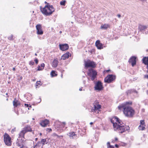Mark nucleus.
<instances>
[{
  "mask_svg": "<svg viewBox=\"0 0 148 148\" xmlns=\"http://www.w3.org/2000/svg\"><path fill=\"white\" fill-rule=\"evenodd\" d=\"M119 110H123V113L126 116L131 117L134 114V110L129 106L121 104L118 106Z\"/></svg>",
  "mask_w": 148,
  "mask_h": 148,
  "instance_id": "1",
  "label": "nucleus"
},
{
  "mask_svg": "<svg viewBox=\"0 0 148 148\" xmlns=\"http://www.w3.org/2000/svg\"><path fill=\"white\" fill-rule=\"evenodd\" d=\"M40 9L42 14L47 16L50 15L55 10L52 5H46L43 8L40 6Z\"/></svg>",
  "mask_w": 148,
  "mask_h": 148,
  "instance_id": "2",
  "label": "nucleus"
},
{
  "mask_svg": "<svg viewBox=\"0 0 148 148\" xmlns=\"http://www.w3.org/2000/svg\"><path fill=\"white\" fill-rule=\"evenodd\" d=\"M130 130V127L126 125H117L114 128V130L118 132L119 133H122L127 130Z\"/></svg>",
  "mask_w": 148,
  "mask_h": 148,
  "instance_id": "3",
  "label": "nucleus"
},
{
  "mask_svg": "<svg viewBox=\"0 0 148 148\" xmlns=\"http://www.w3.org/2000/svg\"><path fill=\"white\" fill-rule=\"evenodd\" d=\"M3 139L6 145L9 146L11 145V138L8 134L7 133L4 134L3 136Z\"/></svg>",
  "mask_w": 148,
  "mask_h": 148,
  "instance_id": "4",
  "label": "nucleus"
},
{
  "mask_svg": "<svg viewBox=\"0 0 148 148\" xmlns=\"http://www.w3.org/2000/svg\"><path fill=\"white\" fill-rule=\"evenodd\" d=\"M116 77L112 75H109L104 79V82L107 83H110L115 79Z\"/></svg>",
  "mask_w": 148,
  "mask_h": 148,
  "instance_id": "5",
  "label": "nucleus"
},
{
  "mask_svg": "<svg viewBox=\"0 0 148 148\" xmlns=\"http://www.w3.org/2000/svg\"><path fill=\"white\" fill-rule=\"evenodd\" d=\"M89 76L90 77L91 79L93 81L97 75V72L92 69H89V73L88 74Z\"/></svg>",
  "mask_w": 148,
  "mask_h": 148,
  "instance_id": "6",
  "label": "nucleus"
},
{
  "mask_svg": "<svg viewBox=\"0 0 148 148\" xmlns=\"http://www.w3.org/2000/svg\"><path fill=\"white\" fill-rule=\"evenodd\" d=\"M85 67L87 68L91 67L95 68L96 65V63L93 61L90 60H88L87 61H85Z\"/></svg>",
  "mask_w": 148,
  "mask_h": 148,
  "instance_id": "7",
  "label": "nucleus"
},
{
  "mask_svg": "<svg viewBox=\"0 0 148 148\" xmlns=\"http://www.w3.org/2000/svg\"><path fill=\"white\" fill-rule=\"evenodd\" d=\"M101 106L99 104H97L95 103H93V107H91L90 112H96L97 111V113H98V111H99V109L101 108Z\"/></svg>",
  "mask_w": 148,
  "mask_h": 148,
  "instance_id": "8",
  "label": "nucleus"
},
{
  "mask_svg": "<svg viewBox=\"0 0 148 148\" xmlns=\"http://www.w3.org/2000/svg\"><path fill=\"white\" fill-rule=\"evenodd\" d=\"M103 88L102 83L100 81H98L95 83V89L96 90L100 91Z\"/></svg>",
  "mask_w": 148,
  "mask_h": 148,
  "instance_id": "9",
  "label": "nucleus"
},
{
  "mask_svg": "<svg viewBox=\"0 0 148 148\" xmlns=\"http://www.w3.org/2000/svg\"><path fill=\"white\" fill-rule=\"evenodd\" d=\"M37 30V33L38 35H42L43 34V31L42 29V27L41 25L38 24L36 26Z\"/></svg>",
  "mask_w": 148,
  "mask_h": 148,
  "instance_id": "10",
  "label": "nucleus"
},
{
  "mask_svg": "<svg viewBox=\"0 0 148 148\" xmlns=\"http://www.w3.org/2000/svg\"><path fill=\"white\" fill-rule=\"evenodd\" d=\"M59 46L60 49L62 51L66 50L69 48L68 45L66 44H60Z\"/></svg>",
  "mask_w": 148,
  "mask_h": 148,
  "instance_id": "11",
  "label": "nucleus"
},
{
  "mask_svg": "<svg viewBox=\"0 0 148 148\" xmlns=\"http://www.w3.org/2000/svg\"><path fill=\"white\" fill-rule=\"evenodd\" d=\"M136 57L135 56L132 57L129 60V62L131 63L132 66H134L136 63Z\"/></svg>",
  "mask_w": 148,
  "mask_h": 148,
  "instance_id": "12",
  "label": "nucleus"
},
{
  "mask_svg": "<svg viewBox=\"0 0 148 148\" xmlns=\"http://www.w3.org/2000/svg\"><path fill=\"white\" fill-rule=\"evenodd\" d=\"M71 56V54L69 53V52H67L61 56L60 59L65 60L68 58L69 57Z\"/></svg>",
  "mask_w": 148,
  "mask_h": 148,
  "instance_id": "13",
  "label": "nucleus"
},
{
  "mask_svg": "<svg viewBox=\"0 0 148 148\" xmlns=\"http://www.w3.org/2000/svg\"><path fill=\"white\" fill-rule=\"evenodd\" d=\"M68 135L71 139L76 138H77V136L75 134L74 132H70L68 134Z\"/></svg>",
  "mask_w": 148,
  "mask_h": 148,
  "instance_id": "14",
  "label": "nucleus"
},
{
  "mask_svg": "<svg viewBox=\"0 0 148 148\" xmlns=\"http://www.w3.org/2000/svg\"><path fill=\"white\" fill-rule=\"evenodd\" d=\"M147 28V26L145 25H140L138 26L139 31L142 32H144Z\"/></svg>",
  "mask_w": 148,
  "mask_h": 148,
  "instance_id": "15",
  "label": "nucleus"
},
{
  "mask_svg": "<svg viewBox=\"0 0 148 148\" xmlns=\"http://www.w3.org/2000/svg\"><path fill=\"white\" fill-rule=\"evenodd\" d=\"M49 123V121L47 120H45L44 121H41L40 123L41 125L43 127H45L47 126Z\"/></svg>",
  "mask_w": 148,
  "mask_h": 148,
  "instance_id": "16",
  "label": "nucleus"
},
{
  "mask_svg": "<svg viewBox=\"0 0 148 148\" xmlns=\"http://www.w3.org/2000/svg\"><path fill=\"white\" fill-rule=\"evenodd\" d=\"M23 130L26 133L28 132H31L32 131L30 126L29 125H27L24 128Z\"/></svg>",
  "mask_w": 148,
  "mask_h": 148,
  "instance_id": "17",
  "label": "nucleus"
},
{
  "mask_svg": "<svg viewBox=\"0 0 148 148\" xmlns=\"http://www.w3.org/2000/svg\"><path fill=\"white\" fill-rule=\"evenodd\" d=\"M58 63V60L55 59L53 60L52 63V66L53 67L56 68Z\"/></svg>",
  "mask_w": 148,
  "mask_h": 148,
  "instance_id": "18",
  "label": "nucleus"
},
{
  "mask_svg": "<svg viewBox=\"0 0 148 148\" xmlns=\"http://www.w3.org/2000/svg\"><path fill=\"white\" fill-rule=\"evenodd\" d=\"M23 140H24L22 139V138H21V139H19L16 143V145L20 147L23 144Z\"/></svg>",
  "mask_w": 148,
  "mask_h": 148,
  "instance_id": "19",
  "label": "nucleus"
},
{
  "mask_svg": "<svg viewBox=\"0 0 148 148\" xmlns=\"http://www.w3.org/2000/svg\"><path fill=\"white\" fill-rule=\"evenodd\" d=\"M27 143L26 140H23V143L22 145L20 148H27Z\"/></svg>",
  "mask_w": 148,
  "mask_h": 148,
  "instance_id": "20",
  "label": "nucleus"
},
{
  "mask_svg": "<svg viewBox=\"0 0 148 148\" xmlns=\"http://www.w3.org/2000/svg\"><path fill=\"white\" fill-rule=\"evenodd\" d=\"M114 120L119 124V125H121L122 124H123V122L121 121V120H120L116 116H115L114 118Z\"/></svg>",
  "mask_w": 148,
  "mask_h": 148,
  "instance_id": "21",
  "label": "nucleus"
},
{
  "mask_svg": "<svg viewBox=\"0 0 148 148\" xmlns=\"http://www.w3.org/2000/svg\"><path fill=\"white\" fill-rule=\"evenodd\" d=\"M143 63L147 65H148V57H144L142 59Z\"/></svg>",
  "mask_w": 148,
  "mask_h": 148,
  "instance_id": "22",
  "label": "nucleus"
},
{
  "mask_svg": "<svg viewBox=\"0 0 148 148\" xmlns=\"http://www.w3.org/2000/svg\"><path fill=\"white\" fill-rule=\"evenodd\" d=\"M13 105L14 107H17L20 105V103L18 101L16 100V99H14L13 101Z\"/></svg>",
  "mask_w": 148,
  "mask_h": 148,
  "instance_id": "23",
  "label": "nucleus"
},
{
  "mask_svg": "<svg viewBox=\"0 0 148 148\" xmlns=\"http://www.w3.org/2000/svg\"><path fill=\"white\" fill-rule=\"evenodd\" d=\"M133 92H135L136 93H137V92L134 89H130L126 91V93L127 95H128L129 94H130L131 93Z\"/></svg>",
  "mask_w": 148,
  "mask_h": 148,
  "instance_id": "24",
  "label": "nucleus"
},
{
  "mask_svg": "<svg viewBox=\"0 0 148 148\" xmlns=\"http://www.w3.org/2000/svg\"><path fill=\"white\" fill-rule=\"evenodd\" d=\"M25 133H25L24 131L23 130L22 131H21V132L19 134V137H20L21 138H24V135Z\"/></svg>",
  "mask_w": 148,
  "mask_h": 148,
  "instance_id": "25",
  "label": "nucleus"
},
{
  "mask_svg": "<svg viewBox=\"0 0 148 148\" xmlns=\"http://www.w3.org/2000/svg\"><path fill=\"white\" fill-rule=\"evenodd\" d=\"M114 117L111 120V122L113 124V126L114 127V128L116 127V126L118 124L116 123H114V121L113 120V119H114Z\"/></svg>",
  "mask_w": 148,
  "mask_h": 148,
  "instance_id": "26",
  "label": "nucleus"
},
{
  "mask_svg": "<svg viewBox=\"0 0 148 148\" xmlns=\"http://www.w3.org/2000/svg\"><path fill=\"white\" fill-rule=\"evenodd\" d=\"M41 144V142L39 141L34 146V148H37V147L40 146Z\"/></svg>",
  "mask_w": 148,
  "mask_h": 148,
  "instance_id": "27",
  "label": "nucleus"
},
{
  "mask_svg": "<svg viewBox=\"0 0 148 148\" xmlns=\"http://www.w3.org/2000/svg\"><path fill=\"white\" fill-rule=\"evenodd\" d=\"M40 142L41 143V144H42V146L45 144H47V143L46 142V140L45 139H41Z\"/></svg>",
  "mask_w": 148,
  "mask_h": 148,
  "instance_id": "28",
  "label": "nucleus"
},
{
  "mask_svg": "<svg viewBox=\"0 0 148 148\" xmlns=\"http://www.w3.org/2000/svg\"><path fill=\"white\" fill-rule=\"evenodd\" d=\"M138 128L140 130H143L145 129V126H142L140 125L138 127Z\"/></svg>",
  "mask_w": 148,
  "mask_h": 148,
  "instance_id": "29",
  "label": "nucleus"
},
{
  "mask_svg": "<svg viewBox=\"0 0 148 148\" xmlns=\"http://www.w3.org/2000/svg\"><path fill=\"white\" fill-rule=\"evenodd\" d=\"M145 121H144V120H141L140 121V125H142V126H145Z\"/></svg>",
  "mask_w": 148,
  "mask_h": 148,
  "instance_id": "30",
  "label": "nucleus"
},
{
  "mask_svg": "<svg viewBox=\"0 0 148 148\" xmlns=\"http://www.w3.org/2000/svg\"><path fill=\"white\" fill-rule=\"evenodd\" d=\"M108 25H104L102 26H101V29H106L108 28Z\"/></svg>",
  "mask_w": 148,
  "mask_h": 148,
  "instance_id": "31",
  "label": "nucleus"
},
{
  "mask_svg": "<svg viewBox=\"0 0 148 148\" xmlns=\"http://www.w3.org/2000/svg\"><path fill=\"white\" fill-rule=\"evenodd\" d=\"M66 1L64 0L62 1H61L60 3V5H62L65 6L66 4Z\"/></svg>",
  "mask_w": 148,
  "mask_h": 148,
  "instance_id": "32",
  "label": "nucleus"
},
{
  "mask_svg": "<svg viewBox=\"0 0 148 148\" xmlns=\"http://www.w3.org/2000/svg\"><path fill=\"white\" fill-rule=\"evenodd\" d=\"M98 49H101L103 48L102 45V44H100V45H98L96 46Z\"/></svg>",
  "mask_w": 148,
  "mask_h": 148,
  "instance_id": "33",
  "label": "nucleus"
},
{
  "mask_svg": "<svg viewBox=\"0 0 148 148\" xmlns=\"http://www.w3.org/2000/svg\"><path fill=\"white\" fill-rule=\"evenodd\" d=\"M51 75L52 77L55 76L56 75V74L55 73V72L54 71H52L51 73Z\"/></svg>",
  "mask_w": 148,
  "mask_h": 148,
  "instance_id": "34",
  "label": "nucleus"
},
{
  "mask_svg": "<svg viewBox=\"0 0 148 148\" xmlns=\"http://www.w3.org/2000/svg\"><path fill=\"white\" fill-rule=\"evenodd\" d=\"M132 103V102L131 101L130 102H126L125 103L123 104H124L125 106H127L128 105H131Z\"/></svg>",
  "mask_w": 148,
  "mask_h": 148,
  "instance_id": "35",
  "label": "nucleus"
},
{
  "mask_svg": "<svg viewBox=\"0 0 148 148\" xmlns=\"http://www.w3.org/2000/svg\"><path fill=\"white\" fill-rule=\"evenodd\" d=\"M101 43L100 42V41L99 40H97L95 42V45L97 46L98 45H100Z\"/></svg>",
  "mask_w": 148,
  "mask_h": 148,
  "instance_id": "36",
  "label": "nucleus"
},
{
  "mask_svg": "<svg viewBox=\"0 0 148 148\" xmlns=\"http://www.w3.org/2000/svg\"><path fill=\"white\" fill-rule=\"evenodd\" d=\"M36 86H38V85H41L42 84H41V82L40 81H37L36 82Z\"/></svg>",
  "mask_w": 148,
  "mask_h": 148,
  "instance_id": "37",
  "label": "nucleus"
},
{
  "mask_svg": "<svg viewBox=\"0 0 148 148\" xmlns=\"http://www.w3.org/2000/svg\"><path fill=\"white\" fill-rule=\"evenodd\" d=\"M13 35H11L8 38V39L9 40H13Z\"/></svg>",
  "mask_w": 148,
  "mask_h": 148,
  "instance_id": "38",
  "label": "nucleus"
},
{
  "mask_svg": "<svg viewBox=\"0 0 148 148\" xmlns=\"http://www.w3.org/2000/svg\"><path fill=\"white\" fill-rule=\"evenodd\" d=\"M34 64V62L33 61H31L29 62V64L30 65H33Z\"/></svg>",
  "mask_w": 148,
  "mask_h": 148,
  "instance_id": "39",
  "label": "nucleus"
},
{
  "mask_svg": "<svg viewBox=\"0 0 148 148\" xmlns=\"http://www.w3.org/2000/svg\"><path fill=\"white\" fill-rule=\"evenodd\" d=\"M45 64L43 63H42L40 65V66L41 67H42V70L44 69V68L45 67Z\"/></svg>",
  "mask_w": 148,
  "mask_h": 148,
  "instance_id": "40",
  "label": "nucleus"
},
{
  "mask_svg": "<svg viewBox=\"0 0 148 148\" xmlns=\"http://www.w3.org/2000/svg\"><path fill=\"white\" fill-rule=\"evenodd\" d=\"M38 71H41L42 70V68H41L40 66H38Z\"/></svg>",
  "mask_w": 148,
  "mask_h": 148,
  "instance_id": "41",
  "label": "nucleus"
},
{
  "mask_svg": "<svg viewBox=\"0 0 148 148\" xmlns=\"http://www.w3.org/2000/svg\"><path fill=\"white\" fill-rule=\"evenodd\" d=\"M34 61L35 62V63L36 64H38V59L37 58H36L34 60Z\"/></svg>",
  "mask_w": 148,
  "mask_h": 148,
  "instance_id": "42",
  "label": "nucleus"
},
{
  "mask_svg": "<svg viewBox=\"0 0 148 148\" xmlns=\"http://www.w3.org/2000/svg\"><path fill=\"white\" fill-rule=\"evenodd\" d=\"M121 145L123 146H125L126 145V144L124 143H121Z\"/></svg>",
  "mask_w": 148,
  "mask_h": 148,
  "instance_id": "43",
  "label": "nucleus"
},
{
  "mask_svg": "<svg viewBox=\"0 0 148 148\" xmlns=\"http://www.w3.org/2000/svg\"><path fill=\"white\" fill-rule=\"evenodd\" d=\"M107 145L108 147H109L110 145H110V143L109 142H108L107 143Z\"/></svg>",
  "mask_w": 148,
  "mask_h": 148,
  "instance_id": "44",
  "label": "nucleus"
},
{
  "mask_svg": "<svg viewBox=\"0 0 148 148\" xmlns=\"http://www.w3.org/2000/svg\"><path fill=\"white\" fill-rule=\"evenodd\" d=\"M108 148H114V147L113 146L110 145L109 147H108Z\"/></svg>",
  "mask_w": 148,
  "mask_h": 148,
  "instance_id": "45",
  "label": "nucleus"
},
{
  "mask_svg": "<svg viewBox=\"0 0 148 148\" xmlns=\"http://www.w3.org/2000/svg\"><path fill=\"white\" fill-rule=\"evenodd\" d=\"M110 71V69L107 70H105V71H104V72L108 73L109 71Z\"/></svg>",
  "mask_w": 148,
  "mask_h": 148,
  "instance_id": "46",
  "label": "nucleus"
},
{
  "mask_svg": "<svg viewBox=\"0 0 148 148\" xmlns=\"http://www.w3.org/2000/svg\"><path fill=\"white\" fill-rule=\"evenodd\" d=\"M144 77L147 79H148V75H145L144 76Z\"/></svg>",
  "mask_w": 148,
  "mask_h": 148,
  "instance_id": "47",
  "label": "nucleus"
},
{
  "mask_svg": "<svg viewBox=\"0 0 148 148\" xmlns=\"http://www.w3.org/2000/svg\"><path fill=\"white\" fill-rule=\"evenodd\" d=\"M25 106H26L27 107H29V105L25 103Z\"/></svg>",
  "mask_w": 148,
  "mask_h": 148,
  "instance_id": "48",
  "label": "nucleus"
},
{
  "mask_svg": "<svg viewBox=\"0 0 148 148\" xmlns=\"http://www.w3.org/2000/svg\"><path fill=\"white\" fill-rule=\"evenodd\" d=\"M15 130V128H14V129H13L12 131H11V132H14Z\"/></svg>",
  "mask_w": 148,
  "mask_h": 148,
  "instance_id": "49",
  "label": "nucleus"
},
{
  "mask_svg": "<svg viewBox=\"0 0 148 148\" xmlns=\"http://www.w3.org/2000/svg\"><path fill=\"white\" fill-rule=\"evenodd\" d=\"M65 124H66V123H65V122H62V125H64H64H65Z\"/></svg>",
  "mask_w": 148,
  "mask_h": 148,
  "instance_id": "50",
  "label": "nucleus"
},
{
  "mask_svg": "<svg viewBox=\"0 0 148 148\" xmlns=\"http://www.w3.org/2000/svg\"><path fill=\"white\" fill-rule=\"evenodd\" d=\"M117 16H118V17H119V18H120L121 16V15L120 14H118L117 15Z\"/></svg>",
  "mask_w": 148,
  "mask_h": 148,
  "instance_id": "51",
  "label": "nucleus"
},
{
  "mask_svg": "<svg viewBox=\"0 0 148 148\" xmlns=\"http://www.w3.org/2000/svg\"><path fill=\"white\" fill-rule=\"evenodd\" d=\"M48 130H49V132H51V131H52V130L51 129V128H48Z\"/></svg>",
  "mask_w": 148,
  "mask_h": 148,
  "instance_id": "52",
  "label": "nucleus"
},
{
  "mask_svg": "<svg viewBox=\"0 0 148 148\" xmlns=\"http://www.w3.org/2000/svg\"><path fill=\"white\" fill-rule=\"evenodd\" d=\"M115 147H119V145H118L117 144H115Z\"/></svg>",
  "mask_w": 148,
  "mask_h": 148,
  "instance_id": "53",
  "label": "nucleus"
},
{
  "mask_svg": "<svg viewBox=\"0 0 148 148\" xmlns=\"http://www.w3.org/2000/svg\"><path fill=\"white\" fill-rule=\"evenodd\" d=\"M45 4H47V5H49V3H47L46 1H45Z\"/></svg>",
  "mask_w": 148,
  "mask_h": 148,
  "instance_id": "54",
  "label": "nucleus"
},
{
  "mask_svg": "<svg viewBox=\"0 0 148 148\" xmlns=\"http://www.w3.org/2000/svg\"><path fill=\"white\" fill-rule=\"evenodd\" d=\"M146 68H147V73H148V64L147 65Z\"/></svg>",
  "mask_w": 148,
  "mask_h": 148,
  "instance_id": "55",
  "label": "nucleus"
},
{
  "mask_svg": "<svg viewBox=\"0 0 148 148\" xmlns=\"http://www.w3.org/2000/svg\"><path fill=\"white\" fill-rule=\"evenodd\" d=\"M115 141H117L118 140V139L116 137L115 138Z\"/></svg>",
  "mask_w": 148,
  "mask_h": 148,
  "instance_id": "56",
  "label": "nucleus"
},
{
  "mask_svg": "<svg viewBox=\"0 0 148 148\" xmlns=\"http://www.w3.org/2000/svg\"><path fill=\"white\" fill-rule=\"evenodd\" d=\"M82 87L81 88H80L79 89V90H80V91H82Z\"/></svg>",
  "mask_w": 148,
  "mask_h": 148,
  "instance_id": "57",
  "label": "nucleus"
},
{
  "mask_svg": "<svg viewBox=\"0 0 148 148\" xmlns=\"http://www.w3.org/2000/svg\"><path fill=\"white\" fill-rule=\"evenodd\" d=\"M16 113L17 114V115H19V114H18V112H16Z\"/></svg>",
  "mask_w": 148,
  "mask_h": 148,
  "instance_id": "58",
  "label": "nucleus"
},
{
  "mask_svg": "<svg viewBox=\"0 0 148 148\" xmlns=\"http://www.w3.org/2000/svg\"><path fill=\"white\" fill-rule=\"evenodd\" d=\"M90 124V125H92L93 124V123L92 122H91Z\"/></svg>",
  "mask_w": 148,
  "mask_h": 148,
  "instance_id": "59",
  "label": "nucleus"
},
{
  "mask_svg": "<svg viewBox=\"0 0 148 148\" xmlns=\"http://www.w3.org/2000/svg\"><path fill=\"white\" fill-rule=\"evenodd\" d=\"M38 138H36L35 139V141H37V140H38Z\"/></svg>",
  "mask_w": 148,
  "mask_h": 148,
  "instance_id": "60",
  "label": "nucleus"
},
{
  "mask_svg": "<svg viewBox=\"0 0 148 148\" xmlns=\"http://www.w3.org/2000/svg\"><path fill=\"white\" fill-rule=\"evenodd\" d=\"M12 70L13 71H14L15 70V68H13L12 69Z\"/></svg>",
  "mask_w": 148,
  "mask_h": 148,
  "instance_id": "61",
  "label": "nucleus"
},
{
  "mask_svg": "<svg viewBox=\"0 0 148 148\" xmlns=\"http://www.w3.org/2000/svg\"><path fill=\"white\" fill-rule=\"evenodd\" d=\"M62 33V32L61 31H60V34Z\"/></svg>",
  "mask_w": 148,
  "mask_h": 148,
  "instance_id": "62",
  "label": "nucleus"
},
{
  "mask_svg": "<svg viewBox=\"0 0 148 148\" xmlns=\"http://www.w3.org/2000/svg\"><path fill=\"white\" fill-rule=\"evenodd\" d=\"M35 55L36 56H37V54L36 53H35Z\"/></svg>",
  "mask_w": 148,
  "mask_h": 148,
  "instance_id": "63",
  "label": "nucleus"
},
{
  "mask_svg": "<svg viewBox=\"0 0 148 148\" xmlns=\"http://www.w3.org/2000/svg\"><path fill=\"white\" fill-rule=\"evenodd\" d=\"M85 82H86L85 81H83V82H84V84L85 83Z\"/></svg>",
  "mask_w": 148,
  "mask_h": 148,
  "instance_id": "64",
  "label": "nucleus"
}]
</instances>
